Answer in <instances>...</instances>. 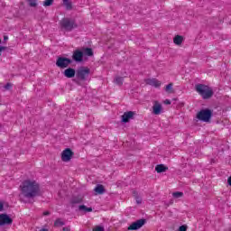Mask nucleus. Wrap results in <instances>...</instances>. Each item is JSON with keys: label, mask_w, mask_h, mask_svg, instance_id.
<instances>
[{"label": "nucleus", "mask_w": 231, "mask_h": 231, "mask_svg": "<svg viewBox=\"0 0 231 231\" xmlns=\"http://www.w3.org/2000/svg\"><path fill=\"white\" fill-rule=\"evenodd\" d=\"M20 190L19 198L23 203H30L27 199H33L41 196V186L35 180H24L20 185Z\"/></svg>", "instance_id": "obj_1"}, {"label": "nucleus", "mask_w": 231, "mask_h": 231, "mask_svg": "<svg viewBox=\"0 0 231 231\" xmlns=\"http://www.w3.org/2000/svg\"><path fill=\"white\" fill-rule=\"evenodd\" d=\"M195 89L204 100H208V98H212L214 97V90L210 88V87L203 84H197L195 86Z\"/></svg>", "instance_id": "obj_2"}, {"label": "nucleus", "mask_w": 231, "mask_h": 231, "mask_svg": "<svg viewBox=\"0 0 231 231\" xmlns=\"http://www.w3.org/2000/svg\"><path fill=\"white\" fill-rule=\"evenodd\" d=\"M60 26L65 32H71L73 29L77 28L75 21L69 18H63L60 22Z\"/></svg>", "instance_id": "obj_3"}, {"label": "nucleus", "mask_w": 231, "mask_h": 231, "mask_svg": "<svg viewBox=\"0 0 231 231\" xmlns=\"http://www.w3.org/2000/svg\"><path fill=\"white\" fill-rule=\"evenodd\" d=\"M89 73H90L89 68L80 67L76 71V77L78 80H82L84 82L85 80H88V77H89Z\"/></svg>", "instance_id": "obj_4"}, {"label": "nucleus", "mask_w": 231, "mask_h": 231, "mask_svg": "<svg viewBox=\"0 0 231 231\" xmlns=\"http://www.w3.org/2000/svg\"><path fill=\"white\" fill-rule=\"evenodd\" d=\"M198 120L200 122H210L212 118V110L210 109H202L197 114Z\"/></svg>", "instance_id": "obj_5"}, {"label": "nucleus", "mask_w": 231, "mask_h": 231, "mask_svg": "<svg viewBox=\"0 0 231 231\" xmlns=\"http://www.w3.org/2000/svg\"><path fill=\"white\" fill-rule=\"evenodd\" d=\"M71 62H72V60L70 59L64 58V57H59L56 61V66L58 68H60L61 69H64L68 68V66H69V64H71Z\"/></svg>", "instance_id": "obj_6"}, {"label": "nucleus", "mask_w": 231, "mask_h": 231, "mask_svg": "<svg viewBox=\"0 0 231 231\" xmlns=\"http://www.w3.org/2000/svg\"><path fill=\"white\" fill-rule=\"evenodd\" d=\"M14 220L10 216L6 214H0V226H5V225H12Z\"/></svg>", "instance_id": "obj_7"}, {"label": "nucleus", "mask_w": 231, "mask_h": 231, "mask_svg": "<svg viewBox=\"0 0 231 231\" xmlns=\"http://www.w3.org/2000/svg\"><path fill=\"white\" fill-rule=\"evenodd\" d=\"M145 225V219H139L128 226V230H140Z\"/></svg>", "instance_id": "obj_8"}, {"label": "nucleus", "mask_w": 231, "mask_h": 231, "mask_svg": "<svg viewBox=\"0 0 231 231\" xmlns=\"http://www.w3.org/2000/svg\"><path fill=\"white\" fill-rule=\"evenodd\" d=\"M72 157H73V152L69 148L65 149L61 153L62 162H69V160H71Z\"/></svg>", "instance_id": "obj_9"}, {"label": "nucleus", "mask_w": 231, "mask_h": 231, "mask_svg": "<svg viewBox=\"0 0 231 231\" xmlns=\"http://www.w3.org/2000/svg\"><path fill=\"white\" fill-rule=\"evenodd\" d=\"M72 59L75 62H82L84 60V52L80 50H76L73 52Z\"/></svg>", "instance_id": "obj_10"}, {"label": "nucleus", "mask_w": 231, "mask_h": 231, "mask_svg": "<svg viewBox=\"0 0 231 231\" xmlns=\"http://www.w3.org/2000/svg\"><path fill=\"white\" fill-rule=\"evenodd\" d=\"M145 83L153 88H160V86H162V83L156 79H145Z\"/></svg>", "instance_id": "obj_11"}, {"label": "nucleus", "mask_w": 231, "mask_h": 231, "mask_svg": "<svg viewBox=\"0 0 231 231\" xmlns=\"http://www.w3.org/2000/svg\"><path fill=\"white\" fill-rule=\"evenodd\" d=\"M134 116V112H133V111L125 112L122 116V122H124L125 124H127V122H129V120L133 119Z\"/></svg>", "instance_id": "obj_12"}, {"label": "nucleus", "mask_w": 231, "mask_h": 231, "mask_svg": "<svg viewBox=\"0 0 231 231\" xmlns=\"http://www.w3.org/2000/svg\"><path fill=\"white\" fill-rule=\"evenodd\" d=\"M76 74L77 72L75 71V69H71V68H69L63 71V75L67 79H73V77H75Z\"/></svg>", "instance_id": "obj_13"}, {"label": "nucleus", "mask_w": 231, "mask_h": 231, "mask_svg": "<svg viewBox=\"0 0 231 231\" xmlns=\"http://www.w3.org/2000/svg\"><path fill=\"white\" fill-rule=\"evenodd\" d=\"M152 113L153 115H162V104H160L158 101H154Z\"/></svg>", "instance_id": "obj_14"}, {"label": "nucleus", "mask_w": 231, "mask_h": 231, "mask_svg": "<svg viewBox=\"0 0 231 231\" xmlns=\"http://www.w3.org/2000/svg\"><path fill=\"white\" fill-rule=\"evenodd\" d=\"M169 168H167L165 165L163 164H158L156 167H155V171L156 172L158 173H162V172H165L166 171H168Z\"/></svg>", "instance_id": "obj_15"}, {"label": "nucleus", "mask_w": 231, "mask_h": 231, "mask_svg": "<svg viewBox=\"0 0 231 231\" xmlns=\"http://www.w3.org/2000/svg\"><path fill=\"white\" fill-rule=\"evenodd\" d=\"M79 212H84L85 214L88 212H93V208H88L86 205L79 206Z\"/></svg>", "instance_id": "obj_16"}, {"label": "nucleus", "mask_w": 231, "mask_h": 231, "mask_svg": "<svg viewBox=\"0 0 231 231\" xmlns=\"http://www.w3.org/2000/svg\"><path fill=\"white\" fill-rule=\"evenodd\" d=\"M94 190L97 192V194H104V192H106V189H104L102 184L97 185Z\"/></svg>", "instance_id": "obj_17"}, {"label": "nucleus", "mask_w": 231, "mask_h": 231, "mask_svg": "<svg viewBox=\"0 0 231 231\" xmlns=\"http://www.w3.org/2000/svg\"><path fill=\"white\" fill-rule=\"evenodd\" d=\"M174 44H177V46H180V44L183 42V36L177 35L173 39Z\"/></svg>", "instance_id": "obj_18"}, {"label": "nucleus", "mask_w": 231, "mask_h": 231, "mask_svg": "<svg viewBox=\"0 0 231 231\" xmlns=\"http://www.w3.org/2000/svg\"><path fill=\"white\" fill-rule=\"evenodd\" d=\"M70 203L72 205H79V203H82V198L81 197H74L71 199Z\"/></svg>", "instance_id": "obj_19"}, {"label": "nucleus", "mask_w": 231, "mask_h": 231, "mask_svg": "<svg viewBox=\"0 0 231 231\" xmlns=\"http://www.w3.org/2000/svg\"><path fill=\"white\" fill-rule=\"evenodd\" d=\"M88 55V57H93V49L91 48H85L83 49V55Z\"/></svg>", "instance_id": "obj_20"}, {"label": "nucleus", "mask_w": 231, "mask_h": 231, "mask_svg": "<svg viewBox=\"0 0 231 231\" xmlns=\"http://www.w3.org/2000/svg\"><path fill=\"white\" fill-rule=\"evenodd\" d=\"M133 196L134 197L137 205H142V198L138 195V191H134Z\"/></svg>", "instance_id": "obj_21"}, {"label": "nucleus", "mask_w": 231, "mask_h": 231, "mask_svg": "<svg viewBox=\"0 0 231 231\" xmlns=\"http://www.w3.org/2000/svg\"><path fill=\"white\" fill-rule=\"evenodd\" d=\"M173 86H174V85H173L172 83L168 84V85L166 86V88H165L166 93H170V94L174 93V89L172 88Z\"/></svg>", "instance_id": "obj_22"}, {"label": "nucleus", "mask_w": 231, "mask_h": 231, "mask_svg": "<svg viewBox=\"0 0 231 231\" xmlns=\"http://www.w3.org/2000/svg\"><path fill=\"white\" fill-rule=\"evenodd\" d=\"M115 84H116L117 86H122V84H124V78L123 77H116L115 79Z\"/></svg>", "instance_id": "obj_23"}, {"label": "nucleus", "mask_w": 231, "mask_h": 231, "mask_svg": "<svg viewBox=\"0 0 231 231\" xmlns=\"http://www.w3.org/2000/svg\"><path fill=\"white\" fill-rule=\"evenodd\" d=\"M63 5H64L65 8H67L68 10H71V8H72L71 1L63 0Z\"/></svg>", "instance_id": "obj_24"}, {"label": "nucleus", "mask_w": 231, "mask_h": 231, "mask_svg": "<svg viewBox=\"0 0 231 231\" xmlns=\"http://www.w3.org/2000/svg\"><path fill=\"white\" fill-rule=\"evenodd\" d=\"M31 8H37V0H27Z\"/></svg>", "instance_id": "obj_25"}, {"label": "nucleus", "mask_w": 231, "mask_h": 231, "mask_svg": "<svg viewBox=\"0 0 231 231\" xmlns=\"http://www.w3.org/2000/svg\"><path fill=\"white\" fill-rule=\"evenodd\" d=\"M54 226H64V221H62L60 218L56 219L54 222Z\"/></svg>", "instance_id": "obj_26"}, {"label": "nucleus", "mask_w": 231, "mask_h": 231, "mask_svg": "<svg viewBox=\"0 0 231 231\" xmlns=\"http://www.w3.org/2000/svg\"><path fill=\"white\" fill-rule=\"evenodd\" d=\"M173 198L178 199V198H183V192L181 191H176L172 193Z\"/></svg>", "instance_id": "obj_27"}, {"label": "nucleus", "mask_w": 231, "mask_h": 231, "mask_svg": "<svg viewBox=\"0 0 231 231\" xmlns=\"http://www.w3.org/2000/svg\"><path fill=\"white\" fill-rule=\"evenodd\" d=\"M53 5V0H45L43 2V6H51Z\"/></svg>", "instance_id": "obj_28"}, {"label": "nucleus", "mask_w": 231, "mask_h": 231, "mask_svg": "<svg viewBox=\"0 0 231 231\" xmlns=\"http://www.w3.org/2000/svg\"><path fill=\"white\" fill-rule=\"evenodd\" d=\"M1 42H2V41L0 40V44H1ZM5 50H7V47L0 45V57H1V53H3V51H5Z\"/></svg>", "instance_id": "obj_29"}, {"label": "nucleus", "mask_w": 231, "mask_h": 231, "mask_svg": "<svg viewBox=\"0 0 231 231\" xmlns=\"http://www.w3.org/2000/svg\"><path fill=\"white\" fill-rule=\"evenodd\" d=\"M4 88H5V89H6V90L12 89V83H7Z\"/></svg>", "instance_id": "obj_30"}, {"label": "nucleus", "mask_w": 231, "mask_h": 231, "mask_svg": "<svg viewBox=\"0 0 231 231\" xmlns=\"http://www.w3.org/2000/svg\"><path fill=\"white\" fill-rule=\"evenodd\" d=\"M174 203V200H170L169 203L165 202L164 205H165V208H169L170 205H173Z\"/></svg>", "instance_id": "obj_31"}, {"label": "nucleus", "mask_w": 231, "mask_h": 231, "mask_svg": "<svg viewBox=\"0 0 231 231\" xmlns=\"http://www.w3.org/2000/svg\"><path fill=\"white\" fill-rule=\"evenodd\" d=\"M179 231H187V226H180Z\"/></svg>", "instance_id": "obj_32"}, {"label": "nucleus", "mask_w": 231, "mask_h": 231, "mask_svg": "<svg viewBox=\"0 0 231 231\" xmlns=\"http://www.w3.org/2000/svg\"><path fill=\"white\" fill-rule=\"evenodd\" d=\"M93 231H104V227L97 226Z\"/></svg>", "instance_id": "obj_33"}, {"label": "nucleus", "mask_w": 231, "mask_h": 231, "mask_svg": "<svg viewBox=\"0 0 231 231\" xmlns=\"http://www.w3.org/2000/svg\"><path fill=\"white\" fill-rule=\"evenodd\" d=\"M164 104L166 106H171V100H169V99L164 100Z\"/></svg>", "instance_id": "obj_34"}, {"label": "nucleus", "mask_w": 231, "mask_h": 231, "mask_svg": "<svg viewBox=\"0 0 231 231\" xmlns=\"http://www.w3.org/2000/svg\"><path fill=\"white\" fill-rule=\"evenodd\" d=\"M63 231H71V228L69 226L63 227Z\"/></svg>", "instance_id": "obj_35"}, {"label": "nucleus", "mask_w": 231, "mask_h": 231, "mask_svg": "<svg viewBox=\"0 0 231 231\" xmlns=\"http://www.w3.org/2000/svg\"><path fill=\"white\" fill-rule=\"evenodd\" d=\"M4 207L5 206L3 205V203L0 202V212H1V210H3Z\"/></svg>", "instance_id": "obj_36"}, {"label": "nucleus", "mask_w": 231, "mask_h": 231, "mask_svg": "<svg viewBox=\"0 0 231 231\" xmlns=\"http://www.w3.org/2000/svg\"><path fill=\"white\" fill-rule=\"evenodd\" d=\"M43 216H50V212L49 211L43 212Z\"/></svg>", "instance_id": "obj_37"}, {"label": "nucleus", "mask_w": 231, "mask_h": 231, "mask_svg": "<svg viewBox=\"0 0 231 231\" xmlns=\"http://www.w3.org/2000/svg\"><path fill=\"white\" fill-rule=\"evenodd\" d=\"M74 82H76V84H78L79 86H80V81L74 79Z\"/></svg>", "instance_id": "obj_38"}, {"label": "nucleus", "mask_w": 231, "mask_h": 231, "mask_svg": "<svg viewBox=\"0 0 231 231\" xmlns=\"http://www.w3.org/2000/svg\"><path fill=\"white\" fill-rule=\"evenodd\" d=\"M8 40V36H4V41H7Z\"/></svg>", "instance_id": "obj_39"}, {"label": "nucleus", "mask_w": 231, "mask_h": 231, "mask_svg": "<svg viewBox=\"0 0 231 231\" xmlns=\"http://www.w3.org/2000/svg\"><path fill=\"white\" fill-rule=\"evenodd\" d=\"M40 231H49V230L46 229V228H42V229H41Z\"/></svg>", "instance_id": "obj_40"}]
</instances>
